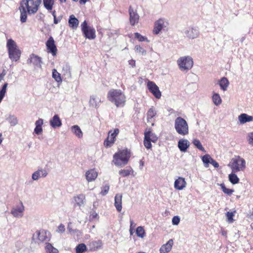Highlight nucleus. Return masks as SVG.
Segmentation results:
<instances>
[{"label":"nucleus","mask_w":253,"mask_h":253,"mask_svg":"<svg viewBox=\"0 0 253 253\" xmlns=\"http://www.w3.org/2000/svg\"><path fill=\"white\" fill-rule=\"evenodd\" d=\"M47 174V173L45 170H39L35 171L32 175V178L34 180H38L41 176L45 177Z\"/></svg>","instance_id":"393cba45"},{"label":"nucleus","mask_w":253,"mask_h":253,"mask_svg":"<svg viewBox=\"0 0 253 253\" xmlns=\"http://www.w3.org/2000/svg\"><path fill=\"white\" fill-rule=\"evenodd\" d=\"M193 143L200 150L203 151V152H205V148L203 147V146L199 140L196 139H194L193 141Z\"/></svg>","instance_id":"c03bdc74"},{"label":"nucleus","mask_w":253,"mask_h":253,"mask_svg":"<svg viewBox=\"0 0 253 253\" xmlns=\"http://www.w3.org/2000/svg\"><path fill=\"white\" fill-rule=\"evenodd\" d=\"M84 196L83 194H80L74 197L75 202L77 206H81L84 204Z\"/></svg>","instance_id":"2f4dec72"},{"label":"nucleus","mask_w":253,"mask_h":253,"mask_svg":"<svg viewBox=\"0 0 253 253\" xmlns=\"http://www.w3.org/2000/svg\"><path fill=\"white\" fill-rule=\"evenodd\" d=\"M231 168L232 172H237L240 171H243L246 168L245 160L238 156L232 158L229 165Z\"/></svg>","instance_id":"423d86ee"},{"label":"nucleus","mask_w":253,"mask_h":253,"mask_svg":"<svg viewBox=\"0 0 253 253\" xmlns=\"http://www.w3.org/2000/svg\"><path fill=\"white\" fill-rule=\"evenodd\" d=\"M110 141L107 138L105 139L104 142V145L106 147H111L114 143H111Z\"/></svg>","instance_id":"5fc2aeb1"},{"label":"nucleus","mask_w":253,"mask_h":253,"mask_svg":"<svg viewBox=\"0 0 253 253\" xmlns=\"http://www.w3.org/2000/svg\"><path fill=\"white\" fill-rule=\"evenodd\" d=\"M235 211H227L226 213V216L227 217V220L229 223H233L234 221L233 216Z\"/></svg>","instance_id":"37998d69"},{"label":"nucleus","mask_w":253,"mask_h":253,"mask_svg":"<svg viewBox=\"0 0 253 253\" xmlns=\"http://www.w3.org/2000/svg\"><path fill=\"white\" fill-rule=\"evenodd\" d=\"M9 122L11 126H14L17 124L18 120L16 118L14 117H11L9 118Z\"/></svg>","instance_id":"3c124183"},{"label":"nucleus","mask_w":253,"mask_h":253,"mask_svg":"<svg viewBox=\"0 0 253 253\" xmlns=\"http://www.w3.org/2000/svg\"><path fill=\"white\" fill-rule=\"evenodd\" d=\"M86 1L87 0H80V3L81 4H84Z\"/></svg>","instance_id":"69168bd1"},{"label":"nucleus","mask_w":253,"mask_h":253,"mask_svg":"<svg viewBox=\"0 0 253 253\" xmlns=\"http://www.w3.org/2000/svg\"><path fill=\"white\" fill-rule=\"evenodd\" d=\"M128 63L132 67H134L135 66V61L134 60L131 59L128 61Z\"/></svg>","instance_id":"13d9d810"},{"label":"nucleus","mask_w":253,"mask_h":253,"mask_svg":"<svg viewBox=\"0 0 253 253\" xmlns=\"http://www.w3.org/2000/svg\"><path fill=\"white\" fill-rule=\"evenodd\" d=\"M82 31L84 37L89 39H93L95 38L93 29L87 25L86 21H84L81 24Z\"/></svg>","instance_id":"1a4fd4ad"},{"label":"nucleus","mask_w":253,"mask_h":253,"mask_svg":"<svg viewBox=\"0 0 253 253\" xmlns=\"http://www.w3.org/2000/svg\"><path fill=\"white\" fill-rule=\"evenodd\" d=\"M168 22L164 18H160L154 23L153 33L158 35L161 31L167 27Z\"/></svg>","instance_id":"9d476101"},{"label":"nucleus","mask_w":253,"mask_h":253,"mask_svg":"<svg viewBox=\"0 0 253 253\" xmlns=\"http://www.w3.org/2000/svg\"><path fill=\"white\" fill-rule=\"evenodd\" d=\"M178 147L182 152H185L189 147V142L186 139H180L178 142Z\"/></svg>","instance_id":"412c9836"},{"label":"nucleus","mask_w":253,"mask_h":253,"mask_svg":"<svg viewBox=\"0 0 253 253\" xmlns=\"http://www.w3.org/2000/svg\"><path fill=\"white\" fill-rule=\"evenodd\" d=\"M238 119L240 123L243 124L247 122L253 121V117L243 113L239 116Z\"/></svg>","instance_id":"4be33fe9"},{"label":"nucleus","mask_w":253,"mask_h":253,"mask_svg":"<svg viewBox=\"0 0 253 253\" xmlns=\"http://www.w3.org/2000/svg\"><path fill=\"white\" fill-rule=\"evenodd\" d=\"M86 250V247L84 243L79 244L76 247V253H83Z\"/></svg>","instance_id":"e433bc0d"},{"label":"nucleus","mask_w":253,"mask_h":253,"mask_svg":"<svg viewBox=\"0 0 253 253\" xmlns=\"http://www.w3.org/2000/svg\"><path fill=\"white\" fill-rule=\"evenodd\" d=\"M44 8L48 11L52 10L54 4V0H42Z\"/></svg>","instance_id":"a878e982"},{"label":"nucleus","mask_w":253,"mask_h":253,"mask_svg":"<svg viewBox=\"0 0 253 253\" xmlns=\"http://www.w3.org/2000/svg\"><path fill=\"white\" fill-rule=\"evenodd\" d=\"M158 140L156 134L152 132V129L146 128L144 132V145L147 149L152 147L151 142L155 143Z\"/></svg>","instance_id":"0eeeda50"},{"label":"nucleus","mask_w":253,"mask_h":253,"mask_svg":"<svg viewBox=\"0 0 253 253\" xmlns=\"http://www.w3.org/2000/svg\"><path fill=\"white\" fill-rule=\"evenodd\" d=\"M60 3H65L66 2V0H59Z\"/></svg>","instance_id":"338daca9"},{"label":"nucleus","mask_w":253,"mask_h":253,"mask_svg":"<svg viewBox=\"0 0 253 253\" xmlns=\"http://www.w3.org/2000/svg\"><path fill=\"white\" fill-rule=\"evenodd\" d=\"M133 170L131 167L128 169H123L119 170V173L123 177H126L130 174H132Z\"/></svg>","instance_id":"cd10ccee"},{"label":"nucleus","mask_w":253,"mask_h":253,"mask_svg":"<svg viewBox=\"0 0 253 253\" xmlns=\"http://www.w3.org/2000/svg\"><path fill=\"white\" fill-rule=\"evenodd\" d=\"M86 178L88 181H91L95 179V171L93 169L88 170L85 174Z\"/></svg>","instance_id":"7c9ffc66"},{"label":"nucleus","mask_w":253,"mask_h":253,"mask_svg":"<svg viewBox=\"0 0 253 253\" xmlns=\"http://www.w3.org/2000/svg\"><path fill=\"white\" fill-rule=\"evenodd\" d=\"M220 187L222 191L228 196H231L234 191L233 189L226 188L223 183L220 184Z\"/></svg>","instance_id":"a19ab883"},{"label":"nucleus","mask_w":253,"mask_h":253,"mask_svg":"<svg viewBox=\"0 0 253 253\" xmlns=\"http://www.w3.org/2000/svg\"><path fill=\"white\" fill-rule=\"evenodd\" d=\"M42 2V0H22L19 7L21 22H26L28 14L31 15L37 13L40 9Z\"/></svg>","instance_id":"f257e3e1"},{"label":"nucleus","mask_w":253,"mask_h":253,"mask_svg":"<svg viewBox=\"0 0 253 253\" xmlns=\"http://www.w3.org/2000/svg\"><path fill=\"white\" fill-rule=\"evenodd\" d=\"M130 222V228H133V227H135V224L134 223V222H133V221L132 220H131Z\"/></svg>","instance_id":"680f3d73"},{"label":"nucleus","mask_w":253,"mask_h":253,"mask_svg":"<svg viewBox=\"0 0 253 253\" xmlns=\"http://www.w3.org/2000/svg\"><path fill=\"white\" fill-rule=\"evenodd\" d=\"M136 234L137 236L141 238L145 236V231L144 228L142 226L138 227L136 229Z\"/></svg>","instance_id":"f704fd0d"},{"label":"nucleus","mask_w":253,"mask_h":253,"mask_svg":"<svg viewBox=\"0 0 253 253\" xmlns=\"http://www.w3.org/2000/svg\"><path fill=\"white\" fill-rule=\"evenodd\" d=\"M157 115V111L153 106H152L147 113V120L148 123H151L152 126L154 125L155 119L154 118Z\"/></svg>","instance_id":"2eb2a0df"},{"label":"nucleus","mask_w":253,"mask_h":253,"mask_svg":"<svg viewBox=\"0 0 253 253\" xmlns=\"http://www.w3.org/2000/svg\"><path fill=\"white\" fill-rule=\"evenodd\" d=\"M248 141L250 145L253 146V131L248 134Z\"/></svg>","instance_id":"603ef678"},{"label":"nucleus","mask_w":253,"mask_h":253,"mask_svg":"<svg viewBox=\"0 0 253 253\" xmlns=\"http://www.w3.org/2000/svg\"><path fill=\"white\" fill-rule=\"evenodd\" d=\"M133 228H130L129 231H130V233L131 235H132L133 233Z\"/></svg>","instance_id":"774afa93"},{"label":"nucleus","mask_w":253,"mask_h":253,"mask_svg":"<svg viewBox=\"0 0 253 253\" xmlns=\"http://www.w3.org/2000/svg\"><path fill=\"white\" fill-rule=\"evenodd\" d=\"M179 222L180 218L178 216H175L172 219V223L173 225H178Z\"/></svg>","instance_id":"864d4df0"},{"label":"nucleus","mask_w":253,"mask_h":253,"mask_svg":"<svg viewBox=\"0 0 253 253\" xmlns=\"http://www.w3.org/2000/svg\"><path fill=\"white\" fill-rule=\"evenodd\" d=\"M108 99L117 107H123L126 103V96L120 89H112L107 94Z\"/></svg>","instance_id":"f03ea898"},{"label":"nucleus","mask_w":253,"mask_h":253,"mask_svg":"<svg viewBox=\"0 0 253 253\" xmlns=\"http://www.w3.org/2000/svg\"><path fill=\"white\" fill-rule=\"evenodd\" d=\"M147 86L150 92H151L156 98L159 99L161 98L162 95L161 92L158 86L154 82L149 81L147 82Z\"/></svg>","instance_id":"9b49d317"},{"label":"nucleus","mask_w":253,"mask_h":253,"mask_svg":"<svg viewBox=\"0 0 253 253\" xmlns=\"http://www.w3.org/2000/svg\"><path fill=\"white\" fill-rule=\"evenodd\" d=\"M129 22L132 26H134L138 23L139 16L137 13L136 10H134L131 6L129 7Z\"/></svg>","instance_id":"ddd939ff"},{"label":"nucleus","mask_w":253,"mask_h":253,"mask_svg":"<svg viewBox=\"0 0 253 253\" xmlns=\"http://www.w3.org/2000/svg\"><path fill=\"white\" fill-rule=\"evenodd\" d=\"M7 85L8 84L5 83L0 90V103L6 94Z\"/></svg>","instance_id":"58836bf2"},{"label":"nucleus","mask_w":253,"mask_h":253,"mask_svg":"<svg viewBox=\"0 0 253 253\" xmlns=\"http://www.w3.org/2000/svg\"><path fill=\"white\" fill-rule=\"evenodd\" d=\"M6 47L10 59L12 61H18L20 58L21 51L16 43L13 40L9 39L7 41Z\"/></svg>","instance_id":"20e7f679"},{"label":"nucleus","mask_w":253,"mask_h":253,"mask_svg":"<svg viewBox=\"0 0 253 253\" xmlns=\"http://www.w3.org/2000/svg\"><path fill=\"white\" fill-rule=\"evenodd\" d=\"M122 194L118 193L115 197L114 205L118 212H120L122 209Z\"/></svg>","instance_id":"a211bd4d"},{"label":"nucleus","mask_w":253,"mask_h":253,"mask_svg":"<svg viewBox=\"0 0 253 253\" xmlns=\"http://www.w3.org/2000/svg\"><path fill=\"white\" fill-rule=\"evenodd\" d=\"M229 85V81L226 78L223 77L219 81V85L221 88L225 91L226 90L227 88Z\"/></svg>","instance_id":"c756f323"},{"label":"nucleus","mask_w":253,"mask_h":253,"mask_svg":"<svg viewBox=\"0 0 253 253\" xmlns=\"http://www.w3.org/2000/svg\"><path fill=\"white\" fill-rule=\"evenodd\" d=\"M229 180L233 184H236L239 182V178L234 172L229 174Z\"/></svg>","instance_id":"473e14b6"},{"label":"nucleus","mask_w":253,"mask_h":253,"mask_svg":"<svg viewBox=\"0 0 253 253\" xmlns=\"http://www.w3.org/2000/svg\"><path fill=\"white\" fill-rule=\"evenodd\" d=\"M173 244V242L172 239L169 240L166 244L163 245L161 247L160 249V253H167L169 252L171 249Z\"/></svg>","instance_id":"6ab92c4d"},{"label":"nucleus","mask_w":253,"mask_h":253,"mask_svg":"<svg viewBox=\"0 0 253 253\" xmlns=\"http://www.w3.org/2000/svg\"><path fill=\"white\" fill-rule=\"evenodd\" d=\"M177 62L179 68L181 71L188 70L193 66V59L189 56L181 57Z\"/></svg>","instance_id":"6e6552de"},{"label":"nucleus","mask_w":253,"mask_h":253,"mask_svg":"<svg viewBox=\"0 0 253 253\" xmlns=\"http://www.w3.org/2000/svg\"><path fill=\"white\" fill-rule=\"evenodd\" d=\"M119 133V129L118 128H115L113 132H112V130H110L109 132L108 135L116 139V137L118 135Z\"/></svg>","instance_id":"09e8293b"},{"label":"nucleus","mask_w":253,"mask_h":253,"mask_svg":"<svg viewBox=\"0 0 253 253\" xmlns=\"http://www.w3.org/2000/svg\"><path fill=\"white\" fill-rule=\"evenodd\" d=\"M79 21L74 15H71L69 19V26L73 29H76L78 27Z\"/></svg>","instance_id":"5701e85b"},{"label":"nucleus","mask_w":253,"mask_h":253,"mask_svg":"<svg viewBox=\"0 0 253 253\" xmlns=\"http://www.w3.org/2000/svg\"><path fill=\"white\" fill-rule=\"evenodd\" d=\"M52 77L58 83L62 82L60 74L55 69L52 70Z\"/></svg>","instance_id":"ea45409f"},{"label":"nucleus","mask_w":253,"mask_h":253,"mask_svg":"<svg viewBox=\"0 0 253 253\" xmlns=\"http://www.w3.org/2000/svg\"><path fill=\"white\" fill-rule=\"evenodd\" d=\"M22 204V203H21ZM24 210V207L22 205L21 207L18 208V209H13L11 210V213L14 216H18L19 215V213H22Z\"/></svg>","instance_id":"c9c22d12"},{"label":"nucleus","mask_w":253,"mask_h":253,"mask_svg":"<svg viewBox=\"0 0 253 253\" xmlns=\"http://www.w3.org/2000/svg\"><path fill=\"white\" fill-rule=\"evenodd\" d=\"M58 230L59 231H60L61 232H64L65 230L64 225L62 224L59 225V226L58 227Z\"/></svg>","instance_id":"4d7b16f0"},{"label":"nucleus","mask_w":253,"mask_h":253,"mask_svg":"<svg viewBox=\"0 0 253 253\" xmlns=\"http://www.w3.org/2000/svg\"><path fill=\"white\" fill-rule=\"evenodd\" d=\"M50 126L54 127H60L62 125L61 121L57 115H55L53 118L50 120Z\"/></svg>","instance_id":"aec40b11"},{"label":"nucleus","mask_w":253,"mask_h":253,"mask_svg":"<svg viewBox=\"0 0 253 253\" xmlns=\"http://www.w3.org/2000/svg\"><path fill=\"white\" fill-rule=\"evenodd\" d=\"M45 250L46 253H58V250L49 243H46Z\"/></svg>","instance_id":"bb28decb"},{"label":"nucleus","mask_w":253,"mask_h":253,"mask_svg":"<svg viewBox=\"0 0 253 253\" xmlns=\"http://www.w3.org/2000/svg\"><path fill=\"white\" fill-rule=\"evenodd\" d=\"M210 163L214 167L218 168L219 167L218 163L214 160L213 159H211Z\"/></svg>","instance_id":"6e6d98bb"},{"label":"nucleus","mask_w":253,"mask_h":253,"mask_svg":"<svg viewBox=\"0 0 253 253\" xmlns=\"http://www.w3.org/2000/svg\"><path fill=\"white\" fill-rule=\"evenodd\" d=\"M36 234L38 240L41 242H47L50 240L49 233L44 230L37 231Z\"/></svg>","instance_id":"4468645a"},{"label":"nucleus","mask_w":253,"mask_h":253,"mask_svg":"<svg viewBox=\"0 0 253 253\" xmlns=\"http://www.w3.org/2000/svg\"><path fill=\"white\" fill-rule=\"evenodd\" d=\"M135 50L136 51L140 52L143 55H145L146 53V51L140 45H136L135 46Z\"/></svg>","instance_id":"8fccbe9b"},{"label":"nucleus","mask_w":253,"mask_h":253,"mask_svg":"<svg viewBox=\"0 0 253 253\" xmlns=\"http://www.w3.org/2000/svg\"><path fill=\"white\" fill-rule=\"evenodd\" d=\"M71 130L72 132L79 138L82 137L83 132L78 126L75 125L72 126L71 127Z\"/></svg>","instance_id":"c85d7f7f"},{"label":"nucleus","mask_w":253,"mask_h":253,"mask_svg":"<svg viewBox=\"0 0 253 253\" xmlns=\"http://www.w3.org/2000/svg\"><path fill=\"white\" fill-rule=\"evenodd\" d=\"M198 32L197 30L191 28L189 30L187 31V36L189 39H194L198 36Z\"/></svg>","instance_id":"72a5a7b5"},{"label":"nucleus","mask_w":253,"mask_h":253,"mask_svg":"<svg viewBox=\"0 0 253 253\" xmlns=\"http://www.w3.org/2000/svg\"><path fill=\"white\" fill-rule=\"evenodd\" d=\"M6 73L4 70H3L2 73H0V82L1 80H3L4 77L5 76Z\"/></svg>","instance_id":"bf43d9fd"},{"label":"nucleus","mask_w":253,"mask_h":253,"mask_svg":"<svg viewBox=\"0 0 253 253\" xmlns=\"http://www.w3.org/2000/svg\"><path fill=\"white\" fill-rule=\"evenodd\" d=\"M134 37L137 39L139 42L148 41L147 38L144 36H143L138 33H134Z\"/></svg>","instance_id":"49530a36"},{"label":"nucleus","mask_w":253,"mask_h":253,"mask_svg":"<svg viewBox=\"0 0 253 253\" xmlns=\"http://www.w3.org/2000/svg\"><path fill=\"white\" fill-rule=\"evenodd\" d=\"M60 21V19H58L56 17L54 18V23L55 24H57Z\"/></svg>","instance_id":"e2e57ef3"},{"label":"nucleus","mask_w":253,"mask_h":253,"mask_svg":"<svg viewBox=\"0 0 253 253\" xmlns=\"http://www.w3.org/2000/svg\"><path fill=\"white\" fill-rule=\"evenodd\" d=\"M107 138H108V139L110 141H111V143H115V141H116V139H115V138H114L113 137H111V136H109V135L108 136Z\"/></svg>","instance_id":"052dcab7"},{"label":"nucleus","mask_w":253,"mask_h":253,"mask_svg":"<svg viewBox=\"0 0 253 253\" xmlns=\"http://www.w3.org/2000/svg\"><path fill=\"white\" fill-rule=\"evenodd\" d=\"M109 186L108 185H105L101 187V191L100 192V194L102 196H104L106 195L109 190Z\"/></svg>","instance_id":"de8ad7c7"},{"label":"nucleus","mask_w":253,"mask_h":253,"mask_svg":"<svg viewBox=\"0 0 253 253\" xmlns=\"http://www.w3.org/2000/svg\"><path fill=\"white\" fill-rule=\"evenodd\" d=\"M30 63H32L35 66L41 68L42 67V58L39 56L35 54H32L30 58Z\"/></svg>","instance_id":"dca6fc26"},{"label":"nucleus","mask_w":253,"mask_h":253,"mask_svg":"<svg viewBox=\"0 0 253 253\" xmlns=\"http://www.w3.org/2000/svg\"><path fill=\"white\" fill-rule=\"evenodd\" d=\"M131 157L130 151L127 149L118 151L113 155V163L117 167H122L127 165Z\"/></svg>","instance_id":"7ed1b4c3"},{"label":"nucleus","mask_w":253,"mask_h":253,"mask_svg":"<svg viewBox=\"0 0 253 253\" xmlns=\"http://www.w3.org/2000/svg\"><path fill=\"white\" fill-rule=\"evenodd\" d=\"M186 182L185 179L182 177H179L175 180L174 186V188L178 190H182L185 187Z\"/></svg>","instance_id":"f3484780"},{"label":"nucleus","mask_w":253,"mask_h":253,"mask_svg":"<svg viewBox=\"0 0 253 253\" xmlns=\"http://www.w3.org/2000/svg\"><path fill=\"white\" fill-rule=\"evenodd\" d=\"M42 124H43V120L42 119H39V120L36 122V123H35L36 127L35 128L34 132L37 134H41L42 132Z\"/></svg>","instance_id":"b1692460"},{"label":"nucleus","mask_w":253,"mask_h":253,"mask_svg":"<svg viewBox=\"0 0 253 253\" xmlns=\"http://www.w3.org/2000/svg\"><path fill=\"white\" fill-rule=\"evenodd\" d=\"M174 128L177 133L181 135L189 133V126L186 120L181 117L176 118L174 121Z\"/></svg>","instance_id":"39448f33"},{"label":"nucleus","mask_w":253,"mask_h":253,"mask_svg":"<svg viewBox=\"0 0 253 253\" xmlns=\"http://www.w3.org/2000/svg\"><path fill=\"white\" fill-rule=\"evenodd\" d=\"M212 100L214 104L218 105L221 103V99L219 94L214 93L212 95Z\"/></svg>","instance_id":"4c0bfd02"},{"label":"nucleus","mask_w":253,"mask_h":253,"mask_svg":"<svg viewBox=\"0 0 253 253\" xmlns=\"http://www.w3.org/2000/svg\"><path fill=\"white\" fill-rule=\"evenodd\" d=\"M46 46L48 52L51 53L53 56L56 55L57 49L52 37H50L46 42Z\"/></svg>","instance_id":"f8f14e48"},{"label":"nucleus","mask_w":253,"mask_h":253,"mask_svg":"<svg viewBox=\"0 0 253 253\" xmlns=\"http://www.w3.org/2000/svg\"><path fill=\"white\" fill-rule=\"evenodd\" d=\"M211 159L212 158H211V157L208 154H206L203 156L202 161L203 163L205 164V166L206 167H208L209 166V164L210 163Z\"/></svg>","instance_id":"a18cd8bd"},{"label":"nucleus","mask_w":253,"mask_h":253,"mask_svg":"<svg viewBox=\"0 0 253 253\" xmlns=\"http://www.w3.org/2000/svg\"><path fill=\"white\" fill-rule=\"evenodd\" d=\"M221 234L223 236H227V231H226L225 230H222L221 232Z\"/></svg>","instance_id":"0e129e2a"},{"label":"nucleus","mask_w":253,"mask_h":253,"mask_svg":"<svg viewBox=\"0 0 253 253\" xmlns=\"http://www.w3.org/2000/svg\"><path fill=\"white\" fill-rule=\"evenodd\" d=\"M62 73L63 75H70V68L67 64H64L62 66Z\"/></svg>","instance_id":"79ce46f5"}]
</instances>
